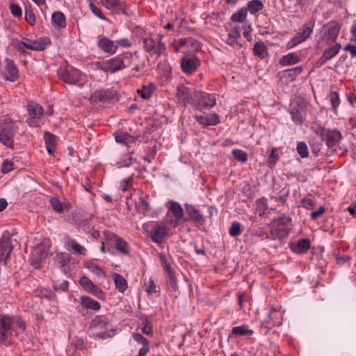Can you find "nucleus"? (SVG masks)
Wrapping results in <instances>:
<instances>
[{
	"instance_id": "nucleus-1",
	"label": "nucleus",
	"mask_w": 356,
	"mask_h": 356,
	"mask_svg": "<svg viewBox=\"0 0 356 356\" xmlns=\"http://www.w3.org/2000/svg\"><path fill=\"white\" fill-rule=\"evenodd\" d=\"M26 327V322L21 316L0 314V345L6 344L13 332H24Z\"/></svg>"
},
{
	"instance_id": "nucleus-2",
	"label": "nucleus",
	"mask_w": 356,
	"mask_h": 356,
	"mask_svg": "<svg viewBox=\"0 0 356 356\" xmlns=\"http://www.w3.org/2000/svg\"><path fill=\"white\" fill-rule=\"evenodd\" d=\"M291 218L280 216L274 218L270 224V232L266 238L270 240L283 239L289 234Z\"/></svg>"
},
{
	"instance_id": "nucleus-3",
	"label": "nucleus",
	"mask_w": 356,
	"mask_h": 356,
	"mask_svg": "<svg viewBox=\"0 0 356 356\" xmlns=\"http://www.w3.org/2000/svg\"><path fill=\"white\" fill-rule=\"evenodd\" d=\"M51 242L49 238H44L39 244H38L31 256V264L35 268L38 269L41 264L45 261L50 253V248Z\"/></svg>"
},
{
	"instance_id": "nucleus-4",
	"label": "nucleus",
	"mask_w": 356,
	"mask_h": 356,
	"mask_svg": "<svg viewBox=\"0 0 356 356\" xmlns=\"http://www.w3.org/2000/svg\"><path fill=\"white\" fill-rule=\"evenodd\" d=\"M314 131L328 147L335 146L342 138L339 130L327 129L321 124L317 125Z\"/></svg>"
},
{
	"instance_id": "nucleus-5",
	"label": "nucleus",
	"mask_w": 356,
	"mask_h": 356,
	"mask_svg": "<svg viewBox=\"0 0 356 356\" xmlns=\"http://www.w3.org/2000/svg\"><path fill=\"white\" fill-rule=\"evenodd\" d=\"M81 72L69 64H63L57 70L58 78L67 84L77 83L81 77Z\"/></svg>"
},
{
	"instance_id": "nucleus-6",
	"label": "nucleus",
	"mask_w": 356,
	"mask_h": 356,
	"mask_svg": "<svg viewBox=\"0 0 356 356\" xmlns=\"http://www.w3.org/2000/svg\"><path fill=\"white\" fill-rule=\"evenodd\" d=\"M15 122H5L0 127V142L10 149L14 148V137L17 131Z\"/></svg>"
},
{
	"instance_id": "nucleus-7",
	"label": "nucleus",
	"mask_w": 356,
	"mask_h": 356,
	"mask_svg": "<svg viewBox=\"0 0 356 356\" xmlns=\"http://www.w3.org/2000/svg\"><path fill=\"white\" fill-rule=\"evenodd\" d=\"M133 53L130 51H126L107 60L110 74H114L118 71L123 70L127 66H129L131 63L129 62L127 65H126L124 60H131L133 58Z\"/></svg>"
},
{
	"instance_id": "nucleus-8",
	"label": "nucleus",
	"mask_w": 356,
	"mask_h": 356,
	"mask_svg": "<svg viewBox=\"0 0 356 356\" xmlns=\"http://www.w3.org/2000/svg\"><path fill=\"white\" fill-rule=\"evenodd\" d=\"M289 113L296 124H302L306 115V106L302 101H296L290 104Z\"/></svg>"
},
{
	"instance_id": "nucleus-9",
	"label": "nucleus",
	"mask_w": 356,
	"mask_h": 356,
	"mask_svg": "<svg viewBox=\"0 0 356 356\" xmlns=\"http://www.w3.org/2000/svg\"><path fill=\"white\" fill-rule=\"evenodd\" d=\"M216 104V98L213 95L200 92L195 95L193 106L199 110L210 109Z\"/></svg>"
},
{
	"instance_id": "nucleus-10",
	"label": "nucleus",
	"mask_w": 356,
	"mask_h": 356,
	"mask_svg": "<svg viewBox=\"0 0 356 356\" xmlns=\"http://www.w3.org/2000/svg\"><path fill=\"white\" fill-rule=\"evenodd\" d=\"M180 63L183 72L191 74L196 71L197 67L200 65V60L193 54H186L181 58Z\"/></svg>"
},
{
	"instance_id": "nucleus-11",
	"label": "nucleus",
	"mask_w": 356,
	"mask_h": 356,
	"mask_svg": "<svg viewBox=\"0 0 356 356\" xmlns=\"http://www.w3.org/2000/svg\"><path fill=\"white\" fill-rule=\"evenodd\" d=\"M143 47L146 52L150 54L161 56L165 51L166 47L164 42H160L159 45L156 44L152 37H145L143 39Z\"/></svg>"
},
{
	"instance_id": "nucleus-12",
	"label": "nucleus",
	"mask_w": 356,
	"mask_h": 356,
	"mask_svg": "<svg viewBox=\"0 0 356 356\" xmlns=\"http://www.w3.org/2000/svg\"><path fill=\"white\" fill-rule=\"evenodd\" d=\"M115 97V92L110 89H101L95 90L90 96L92 103H108Z\"/></svg>"
},
{
	"instance_id": "nucleus-13",
	"label": "nucleus",
	"mask_w": 356,
	"mask_h": 356,
	"mask_svg": "<svg viewBox=\"0 0 356 356\" xmlns=\"http://www.w3.org/2000/svg\"><path fill=\"white\" fill-rule=\"evenodd\" d=\"M176 96L179 102L184 106L187 104L193 106V104H195V96L193 97L189 88L183 84H179L177 86Z\"/></svg>"
},
{
	"instance_id": "nucleus-14",
	"label": "nucleus",
	"mask_w": 356,
	"mask_h": 356,
	"mask_svg": "<svg viewBox=\"0 0 356 356\" xmlns=\"http://www.w3.org/2000/svg\"><path fill=\"white\" fill-rule=\"evenodd\" d=\"M79 283L87 292L92 294L99 299L102 300L104 298L105 293L102 290L99 286L94 284V283L86 276H83L80 279Z\"/></svg>"
},
{
	"instance_id": "nucleus-15",
	"label": "nucleus",
	"mask_w": 356,
	"mask_h": 356,
	"mask_svg": "<svg viewBox=\"0 0 356 356\" xmlns=\"http://www.w3.org/2000/svg\"><path fill=\"white\" fill-rule=\"evenodd\" d=\"M4 77L6 80L15 82L19 79V70L15 62L10 58L4 60Z\"/></svg>"
},
{
	"instance_id": "nucleus-16",
	"label": "nucleus",
	"mask_w": 356,
	"mask_h": 356,
	"mask_svg": "<svg viewBox=\"0 0 356 356\" xmlns=\"http://www.w3.org/2000/svg\"><path fill=\"white\" fill-rule=\"evenodd\" d=\"M13 250L10 237L3 235L0 238V263L3 261L5 264H7Z\"/></svg>"
},
{
	"instance_id": "nucleus-17",
	"label": "nucleus",
	"mask_w": 356,
	"mask_h": 356,
	"mask_svg": "<svg viewBox=\"0 0 356 356\" xmlns=\"http://www.w3.org/2000/svg\"><path fill=\"white\" fill-rule=\"evenodd\" d=\"M341 48V45L338 42H335L333 46L326 48L322 56L316 61V65L321 67L325 65L328 60L333 58L339 52Z\"/></svg>"
},
{
	"instance_id": "nucleus-18",
	"label": "nucleus",
	"mask_w": 356,
	"mask_h": 356,
	"mask_svg": "<svg viewBox=\"0 0 356 356\" xmlns=\"http://www.w3.org/2000/svg\"><path fill=\"white\" fill-rule=\"evenodd\" d=\"M97 47L103 52L113 55L118 50V45L106 36H100L97 42Z\"/></svg>"
},
{
	"instance_id": "nucleus-19",
	"label": "nucleus",
	"mask_w": 356,
	"mask_h": 356,
	"mask_svg": "<svg viewBox=\"0 0 356 356\" xmlns=\"http://www.w3.org/2000/svg\"><path fill=\"white\" fill-rule=\"evenodd\" d=\"M186 212L188 215L189 218L200 225H204L205 220L200 211L194 205L185 204Z\"/></svg>"
},
{
	"instance_id": "nucleus-20",
	"label": "nucleus",
	"mask_w": 356,
	"mask_h": 356,
	"mask_svg": "<svg viewBox=\"0 0 356 356\" xmlns=\"http://www.w3.org/2000/svg\"><path fill=\"white\" fill-rule=\"evenodd\" d=\"M80 305L81 307L89 312H97L101 308L100 303L89 296H82L80 297Z\"/></svg>"
},
{
	"instance_id": "nucleus-21",
	"label": "nucleus",
	"mask_w": 356,
	"mask_h": 356,
	"mask_svg": "<svg viewBox=\"0 0 356 356\" xmlns=\"http://www.w3.org/2000/svg\"><path fill=\"white\" fill-rule=\"evenodd\" d=\"M324 28L325 29L324 35L326 40L334 42L340 31L338 23L336 21H331L325 25Z\"/></svg>"
},
{
	"instance_id": "nucleus-22",
	"label": "nucleus",
	"mask_w": 356,
	"mask_h": 356,
	"mask_svg": "<svg viewBox=\"0 0 356 356\" xmlns=\"http://www.w3.org/2000/svg\"><path fill=\"white\" fill-rule=\"evenodd\" d=\"M195 119L204 127L216 125L220 122L219 115L216 113H211L207 116L195 115Z\"/></svg>"
},
{
	"instance_id": "nucleus-23",
	"label": "nucleus",
	"mask_w": 356,
	"mask_h": 356,
	"mask_svg": "<svg viewBox=\"0 0 356 356\" xmlns=\"http://www.w3.org/2000/svg\"><path fill=\"white\" fill-rule=\"evenodd\" d=\"M311 247V241L309 238H301L297 243L290 244V249L296 254H304Z\"/></svg>"
},
{
	"instance_id": "nucleus-24",
	"label": "nucleus",
	"mask_w": 356,
	"mask_h": 356,
	"mask_svg": "<svg viewBox=\"0 0 356 356\" xmlns=\"http://www.w3.org/2000/svg\"><path fill=\"white\" fill-rule=\"evenodd\" d=\"M102 3L108 9L122 12L124 14L126 13V5L120 0H100Z\"/></svg>"
},
{
	"instance_id": "nucleus-25",
	"label": "nucleus",
	"mask_w": 356,
	"mask_h": 356,
	"mask_svg": "<svg viewBox=\"0 0 356 356\" xmlns=\"http://www.w3.org/2000/svg\"><path fill=\"white\" fill-rule=\"evenodd\" d=\"M166 234V228L161 225L154 226L151 230V238L158 244L163 243Z\"/></svg>"
},
{
	"instance_id": "nucleus-26",
	"label": "nucleus",
	"mask_w": 356,
	"mask_h": 356,
	"mask_svg": "<svg viewBox=\"0 0 356 356\" xmlns=\"http://www.w3.org/2000/svg\"><path fill=\"white\" fill-rule=\"evenodd\" d=\"M253 330L250 329L247 324H243L241 326H236L232 327L229 337L231 338L232 337H238L243 336L250 337L253 334Z\"/></svg>"
},
{
	"instance_id": "nucleus-27",
	"label": "nucleus",
	"mask_w": 356,
	"mask_h": 356,
	"mask_svg": "<svg viewBox=\"0 0 356 356\" xmlns=\"http://www.w3.org/2000/svg\"><path fill=\"white\" fill-rule=\"evenodd\" d=\"M65 246L68 250H71L74 254L85 255L86 249L79 244L74 239L70 237L65 239Z\"/></svg>"
},
{
	"instance_id": "nucleus-28",
	"label": "nucleus",
	"mask_w": 356,
	"mask_h": 356,
	"mask_svg": "<svg viewBox=\"0 0 356 356\" xmlns=\"http://www.w3.org/2000/svg\"><path fill=\"white\" fill-rule=\"evenodd\" d=\"M108 325V318L105 316H96L89 324V328L92 330H106Z\"/></svg>"
},
{
	"instance_id": "nucleus-29",
	"label": "nucleus",
	"mask_w": 356,
	"mask_h": 356,
	"mask_svg": "<svg viewBox=\"0 0 356 356\" xmlns=\"http://www.w3.org/2000/svg\"><path fill=\"white\" fill-rule=\"evenodd\" d=\"M51 24L54 28H65L67 22L65 15L60 11L54 12L51 16Z\"/></svg>"
},
{
	"instance_id": "nucleus-30",
	"label": "nucleus",
	"mask_w": 356,
	"mask_h": 356,
	"mask_svg": "<svg viewBox=\"0 0 356 356\" xmlns=\"http://www.w3.org/2000/svg\"><path fill=\"white\" fill-rule=\"evenodd\" d=\"M46 148L49 155H53L56 147V137L53 134L46 131L44 135Z\"/></svg>"
},
{
	"instance_id": "nucleus-31",
	"label": "nucleus",
	"mask_w": 356,
	"mask_h": 356,
	"mask_svg": "<svg viewBox=\"0 0 356 356\" xmlns=\"http://www.w3.org/2000/svg\"><path fill=\"white\" fill-rule=\"evenodd\" d=\"M253 54L263 60L268 57V47L264 42H256L253 47Z\"/></svg>"
},
{
	"instance_id": "nucleus-32",
	"label": "nucleus",
	"mask_w": 356,
	"mask_h": 356,
	"mask_svg": "<svg viewBox=\"0 0 356 356\" xmlns=\"http://www.w3.org/2000/svg\"><path fill=\"white\" fill-rule=\"evenodd\" d=\"M51 43L49 38L42 37L38 40H33L32 43H29V49L34 51H42L48 44Z\"/></svg>"
},
{
	"instance_id": "nucleus-33",
	"label": "nucleus",
	"mask_w": 356,
	"mask_h": 356,
	"mask_svg": "<svg viewBox=\"0 0 356 356\" xmlns=\"http://www.w3.org/2000/svg\"><path fill=\"white\" fill-rule=\"evenodd\" d=\"M132 337L138 343L143 344V347L139 350L138 353H140V355L147 354L149 350V342L148 339L144 337L141 334L136 332L132 333Z\"/></svg>"
},
{
	"instance_id": "nucleus-34",
	"label": "nucleus",
	"mask_w": 356,
	"mask_h": 356,
	"mask_svg": "<svg viewBox=\"0 0 356 356\" xmlns=\"http://www.w3.org/2000/svg\"><path fill=\"white\" fill-rule=\"evenodd\" d=\"M179 44L181 47L187 46L191 47L195 51L201 50L202 44L201 42L193 38H185L179 40Z\"/></svg>"
},
{
	"instance_id": "nucleus-35",
	"label": "nucleus",
	"mask_w": 356,
	"mask_h": 356,
	"mask_svg": "<svg viewBox=\"0 0 356 356\" xmlns=\"http://www.w3.org/2000/svg\"><path fill=\"white\" fill-rule=\"evenodd\" d=\"M108 236L115 238V248L118 252H120L123 254H129V246L124 239L112 233H109L108 234Z\"/></svg>"
},
{
	"instance_id": "nucleus-36",
	"label": "nucleus",
	"mask_w": 356,
	"mask_h": 356,
	"mask_svg": "<svg viewBox=\"0 0 356 356\" xmlns=\"http://www.w3.org/2000/svg\"><path fill=\"white\" fill-rule=\"evenodd\" d=\"M268 325H279L282 324V314L275 307H271L268 314Z\"/></svg>"
},
{
	"instance_id": "nucleus-37",
	"label": "nucleus",
	"mask_w": 356,
	"mask_h": 356,
	"mask_svg": "<svg viewBox=\"0 0 356 356\" xmlns=\"http://www.w3.org/2000/svg\"><path fill=\"white\" fill-rule=\"evenodd\" d=\"M300 61V58L298 55L294 53H289L282 56L279 60V63L282 66H288L298 63Z\"/></svg>"
},
{
	"instance_id": "nucleus-38",
	"label": "nucleus",
	"mask_w": 356,
	"mask_h": 356,
	"mask_svg": "<svg viewBox=\"0 0 356 356\" xmlns=\"http://www.w3.org/2000/svg\"><path fill=\"white\" fill-rule=\"evenodd\" d=\"M112 277L114 280L115 288L120 293H124L127 289V282L120 274L113 273Z\"/></svg>"
},
{
	"instance_id": "nucleus-39",
	"label": "nucleus",
	"mask_w": 356,
	"mask_h": 356,
	"mask_svg": "<svg viewBox=\"0 0 356 356\" xmlns=\"http://www.w3.org/2000/svg\"><path fill=\"white\" fill-rule=\"evenodd\" d=\"M29 115L32 118H40L43 114V108L35 102H31L27 106Z\"/></svg>"
},
{
	"instance_id": "nucleus-40",
	"label": "nucleus",
	"mask_w": 356,
	"mask_h": 356,
	"mask_svg": "<svg viewBox=\"0 0 356 356\" xmlns=\"http://www.w3.org/2000/svg\"><path fill=\"white\" fill-rule=\"evenodd\" d=\"M154 83H149L147 86H143L142 88L137 90V93L144 99H149L155 90Z\"/></svg>"
},
{
	"instance_id": "nucleus-41",
	"label": "nucleus",
	"mask_w": 356,
	"mask_h": 356,
	"mask_svg": "<svg viewBox=\"0 0 356 356\" xmlns=\"http://www.w3.org/2000/svg\"><path fill=\"white\" fill-rule=\"evenodd\" d=\"M315 26V19L312 18L309 22L304 24L300 31L298 33L305 40L308 39L313 33Z\"/></svg>"
},
{
	"instance_id": "nucleus-42",
	"label": "nucleus",
	"mask_w": 356,
	"mask_h": 356,
	"mask_svg": "<svg viewBox=\"0 0 356 356\" xmlns=\"http://www.w3.org/2000/svg\"><path fill=\"white\" fill-rule=\"evenodd\" d=\"M12 44L13 47L22 56H28L30 53L26 50V49H29V46H30L29 43H26L24 41H21L18 39H15L13 40Z\"/></svg>"
},
{
	"instance_id": "nucleus-43",
	"label": "nucleus",
	"mask_w": 356,
	"mask_h": 356,
	"mask_svg": "<svg viewBox=\"0 0 356 356\" xmlns=\"http://www.w3.org/2000/svg\"><path fill=\"white\" fill-rule=\"evenodd\" d=\"M245 8L247 12L249 11L251 14L255 15L264 8V3L261 0H251Z\"/></svg>"
},
{
	"instance_id": "nucleus-44",
	"label": "nucleus",
	"mask_w": 356,
	"mask_h": 356,
	"mask_svg": "<svg viewBox=\"0 0 356 356\" xmlns=\"http://www.w3.org/2000/svg\"><path fill=\"white\" fill-rule=\"evenodd\" d=\"M302 67L298 66L293 68L285 70L283 72V74L286 79L292 81H294L296 79V77L302 72Z\"/></svg>"
},
{
	"instance_id": "nucleus-45",
	"label": "nucleus",
	"mask_w": 356,
	"mask_h": 356,
	"mask_svg": "<svg viewBox=\"0 0 356 356\" xmlns=\"http://www.w3.org/2000/svg\"><path fill=\"white\" fill-rule=\"evenodd\" d=\"M134 162H136V159L134 157V152L124 154L120 161L118 163V167H129Z\"/></svg>"
},
{
	"instance_id": "nucleus-46",
	"label": "nucleus",
	"mask_w": 356,
	"mask_h": 356,
	"mask_svg": "<svg viewBox=\"0 0 356 356\" xmlns=\"http://www.w3.org/2000/svg\"><path fill=\"white\" fill-rule=\"evenodd\" d=\"M71 256L66 252L57 253L54 258L55 263L60 267L63 268L70 262Z\"/></svg>"
},
{
	"instance_id": "nucleus-47",
	"label": "nucleus",
	"mask_w": 356,
	"mask_h": 356,
	"mask_svg": "<svg viewBox=\"0 0 356 356\" xmlns=\"http://www.w3.org/2000/svg\"><path fill=\"white\" fill-rule=\"evenodd\" d=\"M115 141L118 143L128 145L134 143L136 138L128 133H120L115 135Z\"/></svg>"
},
{
	"instance_id": "nucleus-48",
	"label": "nucleus",
	"mask_w": 356,
	"mask_h": 356,
	"mask_svg": "<svg viewBox=\"0 0 356 356\" xmlns=\"http://www.w3.org/2000/svg\"><path fill=\"white\" fill-rule=\"evenodd\" d=\"M170 209L176 220H180L184 216V210L179 203L172 201Z\"/></svg>"
},
{
	"instance_id": "nucleus-49",
	"label": "nucleus",
	"mask_w": 356,
	"mask_h": 356,
	"mask_svg": "<svg viewBox=\"0 0 356 356\" xmlns=\"http://www.w3.org/2000/svg\"><path fill=\"white\" fill-rule=\"evenodd\" d=\"M327 97L331 102L333 111L335 114L337 113V108L340 104V97H339V92L337 91H332L328 95Z\"/></svg>"
},
{
	"instance_id": "nucleus-50",
	"label": "nucleus",
	"mask_w": 356,
	"mask_h": 356,
	"mask_svg": "<svg viewBox=\"0 0 356 356\" xmlns=\"http://www.w3.org/2000/svg\"><path fill=\"white\" fill-rule=\"evenodd\" d=\"M166 275V282L170 286L172 289L176 291L178 289L177 279L176 277L175 271L171 269L165 273Z\"/></svg>"
},
{
	"instance_id": "nucleus-51",
	"label": "nucleus",
	"mask_w": 356,
	"mask_h": 356,
	"mask_svg": "<svg viewBox=\"0 0 356 356\" xmlns=\"http://www.w3.org/2000/svg\"><path fill=\"white\" fill-rule=\"evenodd\" d=\"M248 12L245 7L241 8L238 11L231 16V20L234 22H243L247 17Z\"/></svg>"
},
{
	"instance_id": "nucleus-52",
	"label": "nucleus",
	"mask_w": 356,
	"mask_h": 356,
	"mask_svg": "<svg viewBox=\"0 0 356 356\" xmlns=\"http://www.w3.org/2000/svg\"><path fill=\"white\" fill-rule=\"evenodd\" d=\"M140 325H143L141 330L143 334L146 335L152 334V323L149 320L147 316L142 318V323Z\"/></svg>"
},
{
	"instance_id": "nucleus-53",
	"label": "nucleus",
	"mask_w": 356,
	"mask_h": 356,
	"mask_svg": "<svg viewBox=\"0 0 356 356\" xmlns=\"http://www.w3.org/2000/svg\"><path fill=\"white\" fill-rule=\"evenodd\" d=\"M241 227V225L239 222H233L229 229V235L232 237H236L239 236L242 232Z\"/></svg>"
},
{
	"instance_id": "nucleus-54",
	"label": "nucleus",
	"mask_w": 356,
	"mask_h": 356,
	"mask_svg": "<svg viewBox=\"0 0 356 356\" xmlns=\"http://www.w3.org/2000/svg\"><path fill=\"white\" fill-rule=\"evenodd\" d=\"M136 208L138 213L145 214L148 211V204L144 197H140L138 202H136Z\"/></svg>"
},
{
	"instance_id": "nucleus-55",
	"label": "nucleus",
	"mask_w": 356,
	"mask_h": 356,
	"mask_svg": "<svg viewBox=\"0 0 356 356\" xmlns=\"http://www.w3.org/2000/svg\"><path fill=\"white\" fill-rule=\"evenodd\" d=\"M239 37L240 31L237 29H234L231 30L228 33L227 43L229 45L233 46L236 42V40Z\"/></svg>"
},
{
	"instance_id": "nucleus-56",
	"label": "nucleus",
	"mask_w": 356,
	"mask_h": 356,
	"mask_svg": "<svg viewBox=\"0 0 356 356\" xmlns=\"http://www.w3.org/2000/svg\"><path fill=\"white\" fill-rule=\"evenodd\" d=\"M232 155L235 159L242 163H245L248 161V154L247 153L241 149H234L232 150Z\"/></svg>"
},
{
	"instance_id": "nucleus-57",
	"label": "nucleus",
	"mask_w": 356,
	"mask_h": 356,
	"mask_svg": "<svg viewBox=\"0 0 356 356\" xmlns=\"http://www.w3.org/2000/svg\"><path fill=\"white\" fill-rule=\"evenodd\" d=\"M87 268L95 275L99 277H105L106 274L104 271L97 264H90L87 265Z\"/></svg>"
},
{
	"instance_id": "nucleus-58",
	"label": "nucleus",
	"mask_w": 356,
	"mask_h": 356,
	"mask_svg": "<svg viewBox=\"0 0 356 356\" xmlns=\"http://www.w3.org/2000/svg\"><path fill=\"white\" fill-rule=\"evenodd\" d=\"M297 152L298 154L302 158H307L308 157L309 153H308V148L305 142H300L297 145L296 147Z\"/></svg>"
},
{
	"instance_id": "nucleus-59",
	"label": "nucleus",
	"mask_w": 356,
	"mask_h": 356,
	"mask_svg": "<svg viewBox=\"0 0 356 356\" xmlns=\"http://www.w3.org/2000/svg\"><path fill=\"white\" fill-rule=\"evenodd\" d=\"M40 293L42 297L47 299V300H54L56 298V294H55V291H52L49 287L42 288L40 290Z\"/></svg>"
},
{
	"instance_id": "nucleus-60",
	"label": "nucleus",
	"mask_w": 356,
	"mask_h": 356,
	"mask_svg": "<svg viewBox=\"0 0 356 356\" xmlns=\"http://www.w3.org/2000/svg\"><path fill=\"white\" fill-rule=\"evenodd\" d=\"M305 41L303 38L298 33L294 37H293L291 40L287 44V48L291 49L298 45V44Z\"/></svg>"
},
{
	"instance_id": "nucleus-61",
	"label": "nucleus",
	"mask_w": 356,
	"mask_h": 356,
	"mask_svg": "<svg viewBox=\"0 0 356 356\" xmlns=\"http://www.w3.org/2000/svg\"><path fill=\"white\" fill-rule=\"evenodd\" d=\"M89 6L92 13L95 16L98 17L101 19H106L105 15L102 13L101 9L98 8L95 3L90 2Z\"/></svg>"
},
{
	"instance_id": "nucleus-62",
	"label": "nucleus",
	"mask_w": 356,
	"mask_h": 356,
	"mask_svg": "<svg viewBox=\"0 0 356 356\" xmlns=\"http://www.w3.org/2000/svg\"><path fill=\"white\" fill-rule=\"evenodd\" d=\"M51 205L54 211L60 213L63 211L62 203L57 197H52L51 200Z\"/></svg>"
},
{
	"instance_id": "nucleus-63",
	"label": "nucleus",
	"mask_w": 356,
	"mask_h": 356,
	"mask_svg": "<svg viewBox=\"0 0 356 356\" xmlns=\"http://www.w3.org/2000/svg\"><path fill=\"white\" fill-rule=\"evenodd\" d=\"M25 19L31 26H33L35 24V14L31 9L26 8Z\"/></svg>"
},
{
	"instance_id": "nucleus-64",
	"label": "nucleus",
	"mask_w": 356,
	"mask_h": 356,
	"mask_svg": "<svg viewBox=\"0 0 356 356\" xmlns=\"http://www.w3.org/2000/svg\"><path fill=\"white\" fill-rule=\"evenodd\" d=\"M279 159V154L277 152L276 148H273L268 156V162L270 165H275Z\"/></svg>"
}]
</instances>
